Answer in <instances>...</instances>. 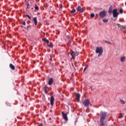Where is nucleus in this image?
Masks as SVG:
<instances>
[{"label":"nucleus","mask_w":126,"mask_h":126,"mask_svg":"<svg viewBox=\"0 0 126 126\" xmlns=\"http://www.w3.org/2000/svg\"><path fill=\"white\" fill-rule=\"evenodd\" d=\"M123 117H124V113H121L119 117V119H122Z\"/></svg>","instance_id":"22"},{"label":"nucleus","mask_w":126,"mask_h":126,"mask_svg":"<svg viewBox=\"0 0 126 126\" xmlns=\"http://www.w3.org/2000/svg\"><path fill=\"white\" fill-rule=\"evenodd\" d=\"M103 47H96V49L95 50V52L96 54H98V57H102L103 55Z\"/></svg>","instance_id":"1"},{"label":"nucleus","mask_w":126,"mask_h":126,"mask_svg":"<svg viewBox=\"0 0 126 126\" xmlns=\"http://www.w3.org/2000/svg\"><path fill=\"white\" fill-rule=\"evenodd\" d=\"M102 21L104 23H107V22H108V21H109V20H108V19H103Z\"/></svg>","instance_id":"19"},{"label":"nucleus","mask_w":126,"mask_h":126,"mask_svg":"<svg viewBox=\"0 0 126 126\" xmlns=\"http://www.w3.org/2000/svg\"><path fill=\"white\" fill-rule=\"evenodd\" d=\"M48 46L52 47H53V45H48Z\"/></svg>","instance_id":"31"},{"label":"nucleus","mask_w":126,"mask_h":126,"mask_svg":"<svg viewBox=\"0 0 126 126\" xmlns=\"http://www.w3.org/2000/svg\"><path fill=\"white\" fill-rule=\"evenodd\" d=\"M53 82H54V79L53 78H49L48 80V85H52Z\"/></svg>","instance_id":"11"},{"label":"nucleus","mask_w":126,"mask_h":126,"mask_svg":"<svg viewBox=\"0 0 126 126\" xmlns=\"http://www.w3.org/2000/svg\"><path fill=\"white\" fill-rule=\"evenodd\" d=\"M76 99L77 102H79L80 100V94H76Z\"/></svg>","instance_id":"12"},{"label":"nucleus","mask_w":126,"mask_h":126,"mask_svg":"<svg viewBox=\"0 0 126 126\" xmlns=\"http://www.w3.org/2000/svg\"><path fill=\"white\" fill-rule=\"evenodd\" d=\"M62 114L63 119L65 121H67V114H66V113H64L63 111L62 112Z\"/></svg>","instance_id":"8"},{"label":"nucleus","mask_w":126,"mask_h":126,"mask_svg":"<svg viewBox=\"0 0 126 126\" xmlns=\"http://www.w3.org/2000/svg\"><path fill=\"white\" fill-rule=\"evenodd\" d=\"M104 43H106V44H109V45H112V43H111V42L108 41L107 40H105Z\"/></svg>","instance_id":"21"},{"label":"nucleus","mask_w":126,"mask_h":126,"mask_svg":"<svg viewBox=\"0 0 126 126\" xmlns=\"http://www.w3.org/2000/svg\"><path fill=\"white\" fill-rule=\"evenodd\" d=\"M9 67L11 68V69H12V70H14V69H15V67L13 65V64H12V63H10Z\"/></svg>","instance_id":"16"},{"label":"nucleus","mask_w":126,"mask_h":126,"mask_svg":"<svg viewBox=\"0 0 126 126\" xmlns=\"http://www.w3.org/2000/svg\"><path fill=\"white\" fill-rule=\"evenodd\" d=\"M100 126H107V125H106V124H105V123L103 122L101 123Z\"/></svg>","instance_id":"23"},{"label":"nucleus","mask_w":126,"mask_h":126,"mask_svg":"<svg viewBox=\"0 0 126 126\" xmlns=\"http://www.w3.org/2000/svg\"><path fill=\"white\" fill-rule=\"evenodd\" d=\"M83 104H84L85 107H87V108H88V107L89 106V104H90V101H89V99H85L83 101Z\"/></svg>","instance_id":"6"},{"label":"nucleus","mask_w":126,"mask_h":126,"mask_svg":"<svg viewBox=\"0 0 126 126\" xmlns=\"http://www.w3.org/2000/svg\"><path fill=\"white\" fill-rule=\"evenodd\" d=\"M125 60H126V57L123 56L121 58V62H125Z\"/></svg>","instance_id":"20"},{"label":"nucleus","mask_w":126,"mask_h":126,"mask_svg":"<svg viewBox=\"0 0 126 126\" xmlns=\"http://www.w3.org/2000/svg\"><path fill=\"white\" fill-rule=\"evenodd\" d=\"M77 10L79 12H81V13H83V12H84V10L83 9V8L81 7V6H79L77 7Z\"/></svg>","instance_id":"9"},{"label":"nucleus","mask_w":126,"mask_h":126,"mask_svg":"<svg viewBox=\"0 0 126 126\" xmlns=\"http://www.w3.org/2000/svg\"><path fill=\"white\" fill-rule=\"evenodd\" d=\"M120 102L121 104H125V101H124L123 99H121Z\"/></svg>","instance_id":"25"},{"label":"nucleus","mask_w":126,"mask_h":126,"mask_svg":"<svg viewBox=\"0 0 126 126\" xmlns=\"http://www.w3.org/2000/svg\"><path fill=\"white\" fill-rule=\"evenodd\" d=\"M78 55H79V52H74L72 50L70 53V55L71 56L72 59H75V57H76V56H78Z\"/></svg>","instance_id":"4"},{"label":"nucleus","mask_w":126,"mask_h":126,"mask_svg":"<svg viewBox=\"0 0 126 126\" xmlns=\"http://www.w3.org/2000/svg\"><path fill=\"white\" fill-rule=\"evenodd\" d=\"M100 114V123H104V121L107 117V112H101Z\"/></svg>","instance_id":"2"},{"label":"nucleus","mask_w":126,"mask_h":126,"mask_svg":"<svg viewBox=\"0 0 126 126\" xmlns=\"http://www.w3.org/2000/svg\"><path fill=\"white\" fill-rule=\"evenodd\" d=\"M29 6H30L29 4H28V5H27V8H29Z\"/></svg>","instance_id":"32"},{"label":"nucleus","mask_w":126,"mask_h":126,"mask_svg":"<svg viewBox=\"0 0 126 126\" xmlns=\"http://www.w3.org/2000/svg\"><path fill=\"white\" fill-rule=\"evenodd\" d=\"M94 16H95V14H91V17L92 18H93V17H94Z\"/></svg>","instance_id":"27"},{"label":"nucleus","mask_w":126,"mask_h":126,"mask_svg":"<svg viewBox=\"0 0 126 126\" xmlns=\"http://www.w3.org/2000/svg\"><path fill=\"white\" fill-rule=\"evenodd\" d=\"M62 8H63V7H60V10H61V9H62Z\"/></svg>","instance_id":"34"},{"label":"nucleus","mask_w":126,"mask_h":126,"mask_svg":"<svg viewBox=\"0 0 126 126\" xmlns=\"http://www.w3.org/2000/svg\"><path fill=\"white\" fill-rule=\"evenodd\" d=\"M26 17H28L29 18V19H31V17H30V16H29V15L27 14L26 15Z\"/></svg>","instance_id":"26"},{"label":"nucleus","mask_w":126,"mask_h":126,"mask_svg":"<svg viewBox=\"0 0 126 126\" xmlns=\"http://www.w3.org/2000/svg\"><path fill=\"white\" fill-rule=\"evenodd\" d=\"M114 18H117L119 16V12H118V9L115 8L112 10Z\"/></svg>","instance_id":"3"},{"label":"nucleus","mask_w":126,"mask_h":126,"mask_svg":"<svg viewBox=\"0 0 126 126\" xmlns=\"http://www.w3.org/2000/svg\"><path fill=\"white\" fill-rule=\"evenodd\" d=\"M116 25L118 26V28H120V30L121 31H123V29H125L126 30V26H123L119 24H117Z\"/></svg>","instance_id":"7"},{"label":"nucleus","mask_w":126,"mask_h":126,"mask_svg":"<svg viewBox=\"0 0 126 126\" xmlns=\"http://www.w3.org/2000/svg\"><path fill=\"white\" fill-rule=\"evenodd\" d=\"M50 105H51L52 107L54 106V101H55V97L54 96H51L50 97Z\"/></svg>","instance_id":"10"},{"label":"nucleus","mask_w":126,"mask_h":126,"mask_svg":"<svg viewBox=\"0 0 126 126\" xmlns=\"http://www.w3.org/2000/svg\"><path fill=\"white\" fill-rule=\"evenodd\" d=\"M38 126H43V124H40L38 125Z\"/></svg>","instance_id":"33"},{"label":"nucleus","mask_w":126,"mask_h":126,"mask_svg":"<svg viewBox=\"0 0 126 126\" xmlns=\"http://www.w3.org/2000/svg\"><path fill=\"white\" fill-rule=\"evenodd\" d=\"M33 21L34 23V25L36 26L37 25V24L38 23V21L37 20L36 17H33Z\"/></svg>","instance_id":"13"},{"label":"nucleus","mask_w":126,"mask_h":126,"mask_svg":"<svg viewBox=\"0 0 126 126\" xmlns=\"http://www.w3.org/2000/svg\"><path fill=\"white\" fill-rule=\"evenodd\" d=\"M22 23L23 25H24V26L26 25V23L25 22V21H23Z\"/></svg>","instance_id":"30"},{"label":"nucleus","mask_w":126,"mask_h":126,"mask_svg":"<svg viewBox=\"0 0 126 126\" xmlns=\"http://www.w3.org/2000/svg\"><path fill=\"white\" fill-rule=\"evenodd\" d=\"M87 67H88V65H87L84 69V72L87 69Z\"/></svg>","instance_id":"29"},{"label":"nucleus","mask_w":126,"mask_h":126,"mask_svg":"<svg viewBox=\"0 0 126 126\" xmlns=\"http://www.w3.org/2000/svg\"><path fill=\"white\" fill-rule=\"evenodd\" d=\"M35 10H39V7H38V6H35Z\"/></svg>","instance_id":"28"},{"label":"nucleus","mask_w":126,"mask_h":126,"mask_svg":"<svg viewBox=\"0 0 126 126\" xmlns=\"http://www.w3.org/2000/svg\"><path fill=\"white\" fill-rule=\"evenodd\" d=\"M112 11H113V6H110L108 9V13L111 14V13H112Z\"/></svg>","instance_id":"15"},{"label":"nucleus","mask_w":126,"mask_h":126,"mask_svg":"<svg viewBox=\"0 0 126 126\" xmlns=\"http://www.w3.org/2000/svg\"><path fill=\"white\" fill-rule=\"evenodd\" d=\"M72 66H73V64L72 63Z\"/></svg>","instance_id":"35"},{"label":"nucleus","mask_w":126,"mask_h":126,"mask_svg":"<svg viewBox=\"0 0 126 126\" xmlns=\"http://www.w3.org/2000/svg\"><path fill=\"white\" fill-rule=\"evenodd\" d=\"M42 41L44 42H45V43H47V44H49V40L47 39L46 38H44L42 39Z\"/></svg>","instance_id":"17"},{"label":"nucleus","mask_w":126,"mask_h":126,"mask_svg":"<svg viewBox=\"0 0 126 126\" xmlns=\"http://www.w3.org/2000/svg\"><path fill=\"white\" fill-rule=\"evenodd\" d=\"M99 16L100 18H104L107 15V13L105 10H103L100 12H99Z\"/></svg>","instance_id":"5"},{"label":"nucleus","mask_w":126,"mask_h":126,"mask_svg":"<svg viewBox=\"0 0 126 126\" xmlns=\"http://www.w3.org/2000/svg\"><path fill=\"white\" fill-rule=\"evenodd\" d=\"M119 13H120V14H123V13H124V9L123 8H121L119 10Z\"/></svg>","instance_id":"18"},{"label":"nucleus","mask_w":126,"mask_h":126,"mask_svg":"<svg viewBox=\"0 0 126 126\" xmlns=\"http://www.w3.org/2000/svg\"><path fill=\"white\" fill-rule=\"evenodd\" d=\"M47 89H48V86H47V85H45L44 87H43V90L45 94H47V93H48V91H47Z\"/></svg>","instance_id":"14"},{"label":"nucleus","mask_w":126,"mask_h":126,"mask_svg":"<svg viewBox=\"0 0 126 126\" xmlns=\"http://www.w3.org/2000/svg\"><path fill=\"white\" fill-rule=\"evenodd\" d=\"M75 11H76V10H75V9H73L71 11V13H74V12H75Z\"/></svg>","instance_id":"24"}]
</instances>
